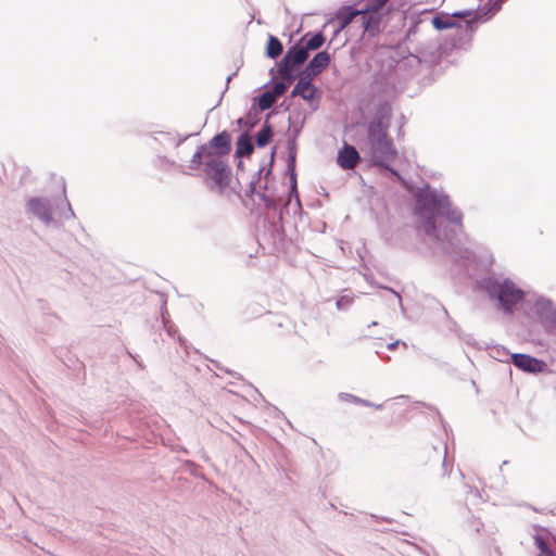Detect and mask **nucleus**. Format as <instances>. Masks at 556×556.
<instances>
[{
  "mask_svg": "<svg viewBox=\"0 0 556 556\" xmlns=\"http://www.w3.org/2000/svg\"><path fill=\"white\" fill-rule=\"evenodd\" d=\"M511 359L516 367L529 372L540 371L544 365L543 362L527 354H514Z\"/></svg>",
  "mask_w": 556,
  "mask_h": 556,
  "instance_id": "obj_11",
  "label": "nucleus"
},
{
  "mask_svg": "<svg viewBox=\"0 0 556 556\" xmlns=\"http://www.w3.org/2000/svg\"><path fill=\"white\" fill-rule=\"evenodd\" d=\"M489 292L500 301L503 309L508 313H511L513 306L523 298L522 290L517 288L516 285L509 280L491 283Z\"/></svg>",
  "mask_w": 556,
  "mask_h": 556,
  "instance_id": "obj_5",
  "label": "nucleus"
},
{
  "mask_svg": "<svg viewBox=\"0 0 556 556\" xmlns=\"http://www.w3.org/2000/svg\"><path fill=\"white\" fill-rule=\"evenodd\" d=\"M28 210L42 219L49 217V210L47 204L39 199H31L27 203Z\"/></svg>",
  "mask_w": 556,
  "mask_h": 556,
  "instance_id": "obj_14",
  "label": "nucleus"
},
{
  "mask_svg": "<svg viewBox=\"0 0 556 556\" xmlns=\"http://www.w3.org/2000/svg\"><path fill=\"white\" fill-rule=\"evenodd\" d=\"M379 115L378 121H374L367 126V143L363 151L368 156L371 165L386 168L396 174L395 170L390 168V164L397 159V150L388 134V121H382V118H389L391 115L390 104H381Z\"/></svg>",
  "mask_w": 556,
  "mask_h": 556,
  "instance_id": "obj_1",
  "label": "nucleus"
},
{
  "mask_svg": "<svg viewBox=\"0 0 556 556\" xmlns=\"http://www.w3.org/2000/svg\"><path fill=\"white\" fill-rule=\"evenodd\" d=\"M276 98V94L269 91L262 93V96L258 98L260 109L262 111L270 109L274 105Z\"/></svg>",
  "mask_w": 556,
  "mask_h": 556,
  "instance_id": "obj_19",
  "label": "nucleus"
},
{
  "mask_svg": "<svg viewBox=\"0 0 556 556\" xmlns=\"http://www.w3.org/2000/svg\"><path fill=\"white\" fill-rule=\"evenodd\" d=\"M271 139V129L269 126H266L264 127L263 129H261L257 135H256V144L258 147H265L266 144L269 143Z\"/></svg>",
  "mask_w": 556,
  "mask_h": 556,
  "instance_id": "obj_20",
  "label": "nucleus"
},
{
  "mask_svg": "<svg viewBox=\"0 0 556 556\" xmlns=\"http://www.w3.org/2000/svg\"><path fill=\"white\" fill-rule=\"evenodd\" d=\"M361 160L357 150L348 143L338 152L337 163L343 169H354Z\"/></svg>",
  "mask_w": 556,
  "mask_h": 556,
  "instance_id": "obj_8",
  "label": "nucleus"
},
{
  "mask_svg": "<svg viewBox=\"0 0 556 556\" xmlns=\"http://www.w3.org/2000/svg\"><path fill=\"white\" fill-rule=\"evenodd\" d=\"M378 12H370V10H365L363 13H361V20H362V26L364 27L365 31H368L370 34H376L378 31L380 17L377 14Z\"/></svg>",
  "mask_w": 556,
  "mask_h": 556,
  "instance_id": "obj_12",
  "label": "nucleus"
},
{
  "mask_svg": "<svg viewBox=\"0 0 556 556\" xmlns=\"http://www.w3.org/2000/svg\"><path fill=\"white\" fill-rule=\"evenodd\" d=\"M285 91H286V85H285V84H282V83H277V84L274 86V91H273V93H274V94H276V97L281 96Z\"/></svg>",
  "mask_w": 556,
  "mask_h": 556,
  "instance_id": "obj_21",
  "label": "nucleus"
},
{
  "mask_svg": "<svg viewBox=\"0 0 556 556\" xmlns=\"http://www.w3.org/2000/svg\"><path fill=\"white\" fill-rule=\"evenodd\" d=\"M212 151L213 157L217 159L220 163H226L224 160L231 150L230 135L227 131H222L208 142L206 146Z\"/></svg>",
  "mask_w": 556,
  "mask_h": 556,
  "instance_id": "obj_7",
  "label": "nucleus"
},
{
  "mask_svg": "<svg viewBox=\"0 0 556 556\" xmlns=\"http://www.w3.org/2000/svg\"><path fill=\"white\" fill-rule=\"evenodd\" d=\"M459 3L468 4L467 9L455 11L448 17H444L440 14L435 15L431 23L432 26L438 29H448L457 26V23L452 17L466 18L473 16V21L476 22H486L489 21L498 10L500 5L495 2L488 11L478 10L480 0H459Z\"/></svg>",
  "mask_w": 556,
  "mask_h": 556,
  "instance_id": "obj_4",
  "label": "nucleus"
},
{
  "mask_svg": "<svg viewBox=\"0 0 556 556\" xmlns=\"http://www.w3.org/2000/svg\"><path fill=\"white\" fill-rule=\"evenodd\" d=\"M282 50H283V47H282L281 41L275 36H269L267 47H266L267 56L275 59L282 53Z\"/></svg>",
  "mask_w": 556,
  "mask_h": 556,
  "instance_id": "obj_16",
  "label": "nucleus"
},
{
  "mask_svg": "<svg viewBox=\"0 0 556 556\" xmlns=\"http://www.w3.org/2000/svg\"><path fill=\"white\" fill-rule=\"evenodd\" d=\"M534 545L536 546L539 553L538 556H556V554L551 549L548 543L541 535H535L533 538Z\"/></svg>",
  "mask_w": 556,
  "mask_h": 556,
  "instance_id": "obj_18",
  "label": "nucleus"
},
{
  "mask_svg": "<svg viewBox=\"0 0 556 556\" xmlns=\"http://www.w3.org/2000/svg\"><path fill=\"white\" fill-rule=\"evenodd\" d=\"M389 0H375L371 11L378 12Z\"/></svg>",
  "mask_w": 556,
  "mask_h": 556,
  "instance_id": "obj_22",
  "label": "nucleus"
},
{
  "mask_svg": "<svg viewBox=\"0 0 556 556\" xmlns=\"http://www.w3.org/2000/svg\"><path fill=\"white\" fill-rule=\"evenodd\" d=\"M330 63V55L326 51L318 52L306 65L303 73L308 74L312 77L320 74L328 67Z\"/></svg>",
  "mask_w": 556,
  "mask_h": 556,
  "instance_id": "obj_10",
  "label": "nucleus"
},
{
  "mask_svg": "<svg viewBox=\"0 0 556 556\" xmlns=\"http://www.w3.org/2000/svg\"><path fill=\"white\" fill-rule=\"evenodd\" d=\"M342 300H343V299H341V300H339V301L337 302L338 306H341V302H342Z\"/></svg>",
  "mask_w": 556,
  "mask_h": 556,
  "instance_id": "obj_23",
  "label": "nucleus"
},
{
  "mask_svg": "<svg viewBox=\"0 0 556 556\" xmlns=\"http://www.w3.org/2000/svg\"><path fill=\"white\" fill-rule=\"evenodd\" d=\"M325 42V38L321 34H316L312 36L309 39L302 38L300 45L305 49L308 53L309 50L319 49Z\"/></svg>",
  "mask_w": 556,
  "mask_h": 556,
  "instance_id": "obj_15",
  "label": "nucleus"
},
{
  "mask_svg": "<svg viewBox=\"0 0 556 556\" xmlns=\"http://www.w3.org/2000/svg\"><path fill=\"white\" fill-rule=\"evenodd\" d=\"M308 58V53L299 43L288 50L279 65V74L282 78H289L296 65L304 63Z\"/></svg>",
  "mask_w": 556,
  "mask_h": 556,
  "instance_id": "obj_6",
  "label": "nucleus"
},
{
  "mask_svg": "<svg viewBox=\"0 0 556 556\" xmlns=\"http://www.w3.org/2000/svg\"><path fill=\"white\" fill-rule=\"evenodd\" d=\"M361 13H363V10H352L351 8L340 11L336 17L339 23V28L344 29L354 18L359 16Z\"/></svg>",
  "mask_w": 556,
  "mask_h": 556,
  "instance_id": "obj_13",
  "label": "nucleus"
},
{
  "mask_svg": "<svg viewBox=\"0 0 556 556\" xmlns=\"http://www.w3.org/2000/svg\"><path fill=\"white\" fill-rule=\"evenodd\" d=\"M314 77L302 73L298 84L292 90V97L299 96L306 101H311L316 96V87L312 84Z\"/></svg>",
  "mask_w": 556,
  "mask_h": 556,
  "instance_id": "obj_9",
  "label": "nucleus"
},
{
  "mask_svg": "<svg viewBox=\"0 0 556 556\" xmlns=\"http://www.w3.org/2000/svg\"><path fill=\"white\" fill-rule=\"evenodd\" d=\"M201 164L205 165V174L212 179L214 187L222 192L229 184L230 169L227 163L214 159L212 151L204 144L192 155L191 168L198 169Z\"/></svg>",
  "mask_w": 556,
  "mask_h": 556,
  "instance_id": "obj_3",
  "label": "nucleus"
},
{
  "mask_svg": "<svg viewBox=\"0 0 556 556\" xmlns=\"http://www.w3.org/2000/svg\"><path fill=\"white\" fill-rule=\"evenodd\" d=\"M418 215L422 219V228L428 236L439 238L435 227V217L445 216L453 224L460 225L463 215L458 210L452 208L446 198L432 192L422 193L417 199Z\"/></svg>",
  "mask_w": 556,
  "mask_h": 556,
  "instance_id": "obj_2",
  "label": "nucleus"
},
{
  "mask_svg": "<svg viewBox=\"0 0 556 556\" xmlns=\"http://www.w3.org/2000/svg\"><path fill=\"white\" fill-rule=\"evenodd\" d=\"M253 152V146L247 135L241 136L237 141L236 153L238 156H248Z\"/></svg>",
  "mask_w": 556,
  "mask_h": 556,
  "instance_id": "obj_17",
  "label": "nucleus"
}]
</instances>
